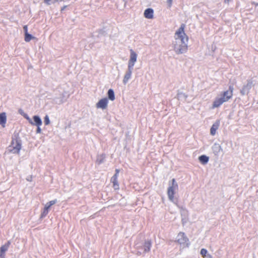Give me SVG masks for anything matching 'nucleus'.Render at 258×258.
<instances>
[{
    "label": "nucleus",
    "instance_id": "cd10ccee",
    "mask_svg": "<svg viewBox=\"0 0 258 258\" xmlns=\"http://www.w3.org/2000/svg\"><path fill=\"white\" fill-rule=\"evenodd\" d=\"M23 116L29 121L30 123H33L32 120L29 117V116L27 114L24 113Z\"/></svg>",
    "mask_w": 258,
    "mask_h": 258
},
{
    "label": "nucleus",
    "instance_id": "bb28decb",
    "mask_svg": "<svg viewBox=\"0 0 258 258\" xmlns=\"http://www.w3.org/2000/svg\"><path fill=\"white\" fill-rule=\"evenodd\" d=\"M104 158H105V156L103 155H102L101 156H100V157H99L97 158V161L99 164H100L103 162V161Z\"/></svg>",
    "mask_w": 258,
    "mask_h": 258
},
{
    "label": "nucleus",
    "instance_id": "473e14b6",
    "mask_svg": "<svg viewBox=\"0 0 258 258\" xmlns=\"http://www.w3.org/2000/svg\"><path fill=\"white\" fill-rule=\"evenodd\" d=\"M33 177L32 176H29L27 177L26 179L28 181H32Z\"/></svg>",
    "mask_w": 258,
    "mask_h": 258
},
{
    "label": "nucleus",
    "instance_id": "dca6fc26",
    "mask_svg": "<svg viewBox=\"0 0 258 258\" xmlns=\"http://www.w3.org/2000/svg\"><path fill=\"white\" fill-rule=\"evenodd\" d=\"M154 11L152 9L148 8L145 10L144 12V16L147 19H152L153 18Z\"/></svg>",
    "mask_w": 258,
    "mask_h": 258
},
{
    "label": "nucleus",
    "instance_id": "a211bd4d",
    "mask_svg": "<svg viewBox=\"0 0 258 258\" xmlns=\"http://www.w3.org/2000/svg\"><path fill=\"white\" fill-rule=\"evenodd\" d=\"M33 120H34L32 121L33 123H30L31 124L33 125H36V126L42 125V122L41 119L40 118V117L39 116L34 115L33 116Z\"/></svg>",
    "mask_w": 258,
    "mask_h": 258
},
{
    "label": "nucleus",
    "instance_id": "c9c22d12",
    "mask_svg": "<svg viewBox=\"0 0 258 258\" xmlns=\"http://www.w3.org/2000/svg\"><path fill=\"white\" fill-rule=\"evenodd\" d=\"M20 114H22V111L21 110L20 111Z\"/></svg>",
    "mask_w": 258,
    "mask_h": 258
},
{
    "label": "nucleus",
    "instance_id": "f704fd0d",
    "mask_svg": "<svg viewBox=\"0 0 258 258\" xmlns=\"http://www.w3.org/2000/svg\"><path fill=\"white\" fill-rule=\"evenodd\" d=\"M0 258H5V256H0Z\"/></svg>",
    "mask_w": 258,
    "mask_h": 258
},
{
    "label": "nucleus",
    "instance_id": "7c9ffc66",
    "mask_svg": "<svg viewBox=\"0 0 258 258\" xmlns=\"http://www.w3.org/2000/svg\"><path fill=\"white\" fill-rule=\"evenodd\" d=\"M40 126L41 125L37 126V130H36V133H37V134H39L41 132V128L40 127Z\"/></svg>",
    "mask_w": 258,
    "mask_h": 258
},
{
    "label": "nucleus",
    "instance_id": "f3484780",
    "mask_svg": "<svg viewBox=\"0 0 258 258\" xmlns=\"http://www.w3.org/2000/svg\"><path fill=\"white\" fill-rule=\"evenodd\" d=\"M64 100V95L63 93H60L59 96H57L54 98L55 102L58 104L62 103Z\"/></svg>",
    "mask_w": 258,
    "mask_h": 258
},
{
    "label": "nucleus",
    "instance_id": "4be33fe9",
    "mask_svg": "<svg viewBox=\"0 0 258 258\" xmlns=\"http://www.w3.org/2000/svg\"><path fill=\"white\" fill-rule=\"evenodd\" d=\"M199 159L200 162L203 164H206L209 161V157L206 156V155L200 156Z\"/></svg>",
    "mask_w": 258,
    "mask_h": 258
},
{
    "label": "nucleus",
    "instance_id": "ddd939ff",
    "mask_svg": "<svg viewBox=\"0 0 258 258\" xmlns=\"http://www.w3.org/2000/svg\"><path fill=\"white\" fill-rule=\"evenodd\" d=\"M220 125V120H216L212 125L210 129V134L212 136H214L216 133V131L218 129Z\"/></svg>",
    "mask_w": 258,
    "mask_h": 258
},
{
    "label": "nucleus",
    "instance_id": "b1692460",
    "mask_svg": "<svg viewBox=\"0 0 258 258\" xmlns=\"http://www.w3.org/2000/svg\"><path fill=\"white\" fill-rule=\"evenodd\" d=\"M186 97V95L182 92L178 93L177 96V97L179 100H185Z\"/></svg>",
    "mask_w": 258,
    "mask_h": 258
},
{
    "label": "nucleus",
    "instance_id": "2f4dec72",
    "mask_svg": "<svg viewBox=\"0 0 258 258\" xmlns=\"http://www.w3.org/2000/svg\"><path fill=\"white\" fill-rule=\"evenodd\" d=\"M24 30L25 31V34L28 33V28L27 25H25L23 27Z\"/></svg>",
    "mask_w": 258,
    "mask_h": 258
},
{
    "label": "nucleus",
    "instance_id": "a878e982",
    "mask_svg": "<svg viewBox=\"0 0 258 258\" xmlns=\"http://www.w3.org/2000/svg\"><path fill=\"white\" fill-rule=\"evenodd\" d=\"M207 252V250L205 248H202L201 250V254L203 257H205L206 256Z\"/></svg>",
    "mask_w": 258,
    "mask_h": 258
},
{
    "label": "nucleus",
    "instance_id": "7ed1b4c3",
    "mask_svg": "<svg viewBox=\"0 0 258 258\" xmlns=\"http://www.w3.org/2000/svg\"><path fill=\"white\" fill-rule=\"evenodd\" d=\"M254 86L253 82L252 80H248L245 84H244L240 91L241 95H247L248 94L250 90Z\"/></svg>",
    "mask_w": 258,
    "mask_h": 258
},
{
    "label": "nucleus",
    "instance_id": "423d86ee",
    "mask_svg": "<svg viewBox=\"0 0 258 258\" xmlns=\"http://www.w3.org/2000/svg\"><path fill=\"white\" fill-rule=\"evenodd\" d=\"M56 203V200H52L48 203H47L45 205V207L41 213V217H45L48 213V211L50 207L53 205H54Z\"/></svg>",
    "mask_w": 258,
    "mask_h": 258
},
{
    "label": "nucleus",
    "instance_id": "2eb2a0df",
    "mask_svg": "<svg viewBox=\"0 0 258 258\" xmlns=\"http://www.w3.org/2000/svg\"><path fill=\"white\" fill-rule=\"evenodd\" d=\"M212 149L213 153L215 155L218 156L219 155V153L220 152V151L222 150V147L220 145V144H219L218 143H215L213 145V146L212 147Z\"/></svg>",
    "mask_w": 258,
    "mask_h": 258
},
{
    "label": "nucleus",
    "instance_id": "e433bc0d",
    "mask_svg": "<svg viewBox=\"0 0 258 258\" xmlns=\"http://www.w3.org/2000/svg\"><path fill=\"white\" fill-rule=\"evenodd\" d=\"M20 114H22V111L21 110L20 111Z\"/></svg>",
    "mask_w": 258,
    "mask_h": 258
},
{
    "label": "nucleus",
    "instance_id": "c756f323",
    "mask_svg": "<svg viewBox=\"0 0 258 258\" xmlns=\"http://www.w3.org/2000/svg\"><path fill=\"white\" fill-rule=\"evenodd\" d=\"M53 0H44V3L47 4V5H50L51 4H53Z\"/></svg>",
    "mask_w": 258,
    "mask_h": 258
},
{
    "label": "nucleus",
    "instance_id": "6e6552de",
    "mask_svg": "<svg viewBox=\"0 0 258 258\" xmlns=\"http://www.w3.org/2000/svg\"><path fill=\"white\" fill-rule=\"evenodd\" d=\"M224 102H225V101L224 100V99L222 98L220 96H218L214 100L211 108L214 109L218 108Z\"/></svg>",
    "mask_w": 258,
    "mask_h": 258
},
{
    "label": "nucleus",
    "instance_id": "9b49d317",
    "mask_svg": "<svg viewBox=\"0 0 258 258\" xmlns=\"http://www.w3.org/2000/svg\"><path fill=\"white\" fill-rule=\"evenodd\" d=\"M133 69L128 68L127 71L126 72L124 76L123 77V79L122 80L123 83L124 84H126L128 80L131 79Z\"/></svg>",
    "mask_w": 258,
    "mask_h": 258
},
{
    "label": "nucleus",
    "instance_id": "20e7f679",
    "mask_svg": "<svg viewBox=\"0 0 258 258\" xmlns=\"http://www.w3.org/2000/svg\"><path fill=\"white\" fill-rule=\"evenodd\" d=\"M137 53L133 50H130V59L128 62V68H134V66L137 61Z\"/></svg>",
    "mask_w": 258,
    "mask_h": 258
},
{
    "label": "nucleus",
    "instance_id": "39448f33",
    "mask_svg": "<svg viewBox=\"0 0 258 258\" xmlns=\"http://www.w3.org/2000/svg\"><path fill=\"white\" fill-rule=\"evenodd\" d=\"M233 89V87L232 86H230L229 89L224 91L220 96L224 99V100H225V102H227L232 97Z\"/></svg>",
    "mask_w": 258,
    "mask_h": 258
},
{
    "label": "nucleus",
    "instance_id": "6ab92c4d",
    "mask_svg": "<svg viewBox=\"0 0 258 258\" xmlns=\"http://www.w3.org/2000/svg\"><path fill=\"white\" fill-rule=\"evenodd\" d=\"M152 246V243L150 240H148L145 242L143 245L144 251L145 252H149Z\"/></svg>",
    "mask_w": 258,
    "mask_h": 258
},
{
    "label": "nucleus",
    "instance_id": "1a4fd4ad",
    "mask_svg": "<svg viewBox=\"0 0 258 258\" xmlns=\"http://www.w3.org/2000/svg\"><path fill=\"white\" fill-rule=\"evenodd\" d=\"M108 103V99L106 98L101 99L96 104L97 108H100L103 110L106 109Z\"/></svg>",
    "mask_w": 258,
    "mask_h": 258
},
{
    "label": "nucleus",
    "instance_id": "412c9836",
    "mask_svg": "<svg viewBox=\"0 0 258 258\" xmlns=\"http://www.w3.org/2000/svg\"><path fill=\"white\" fill-rule=\"evenodd\" d=\"M108 99L111 101H113L115 99V95L114 91L112 89H110L108 91L107 93Z\"/></svg>",
    "mask_w": 258,
    "mask_h": 258
},
{
    "label": "nucleus",
    "instance_id": "393cba45",
    "mask_svg": "<svg viewBox=\"0 0 258 258\" xmlns=\"http://www.w3.org/2000/svg\"><path fill=\"white\" fill-rule=\"evenodd\" d=\"M44 122L45 125H48L50 123L49 116L47 115L45 116Z\"/></svg>",
    "mask_w": 258,
    "mask_h": 258
},
{
    "label": "nucleus",
    "instance_id": "aec40b11",
    "mask_svg": "<svg viewBox=\"0 0 258 258\" xmlns=\"http://www.w3.org/2000/svg\"><path fill=\"white\" fill-rule=\"evenodd\" d=\"M7 120L6 114L5 112H3L0 114V124L3 127H5V124Z\"/></svg>",
    "mask_w": 258,
    "mask_h": 258
},
{
    "label": "nucleus",
    "instance_id": "f03ea898",
    "mask_svg": "<svg viewBox=\"0 0 258 258\" xmlns=\"http://www.w3.org/2000/svg\"><path fill=\"white\" fill-rule=\"evenodd\" d=\"M21 149V142L18 139H13L11 145L9 147V151L13 154H18Z\"/></svg>",
    "mask_w": 258,
    "mask_h": 258
},
{
    "label": "nucleus",
    "instance_id": "0eeeda50",
    "mask_svg": "<svg viewBox=\"0 0 258 258\" xmlns=\"http://www.w3.org/2000/svg\"><path fill=\"white\" fill-rule=\"evenodd\" d=\"M177 188L178 185L177 183H176L174 179H172L171 182L169 183L167 194H174L177 191Z\"/></svg>",
    "mask_w": 258,
    "mask_h": 258
},
{
    "label": "nucleus",
    "instance_id": "72a5a7b5",
    "mask_svg": "<svg viewBox=\"0 0 258 258\" xmlns=\"http://www.w3.org/2000/svg\"><path fill=\"white\" fill-rule=\"evenodd\" d=\"M172 0H167V3L169 5V6L170 7L172 5Z\"/></svg>",
    "mask_w": 258,
    "mask_h": 258
},
{
    "label": "nucleus",
    "instance_id": "4c0bfd02",
    "mask_svg": "<svg viewBox=\"0 0 258 258\" xmlns=\"http://www.w3.org/2000/svg\"><path fill=\"white\" fill-rule=\"evenodd\" d=\"M64 9V8H63L61 9V10H63Z\"/></svg>",
    "mask_w": 258,
    "mask_h": 258
},
{
    "label": "nucleus",
    "instance_id": "5701e85b",
    "mask_svg": "<svg viewBox=\"0 0 258 258\" xmlns=\"http://www.w3.org/2000/svg\"><path fill=\"white\" fill-rule=\"evenodd\" d=\"M34 38V36L29 33L25 34V41L26 42H29L31 40Z\"/></svg>",
    "mask_w": 258,
    "mask_h": 258
},
{
    "label": "nucleus",
    "instance_id": "f8f14e48",
    "mask_svg": "<svg viewBox=\"0 0 258 258\" xmlns=\"http://www.w3.org/2000/svg\"><path fill=\"white\" fill-rule=\"evenodd\" d=\"M10 244L11 242L8 241L5 244L0 247V256H5V252L8 249Z\"/></svg>",
    "mask_w": 258,
    "mask_h": 258
},
{
    "label": "nucleus",
    "instance_id": "f257e3e1",
    "mask_svg": "<svg viewBox=\"0 0 258 258\" xmlns=\"http://www.w3.org/2000/svg\"><path fill=\"white\" fill-rule=\"evenodd\" d=\"M184 25H182L175 33V40L173 42L174 50L176 54H182L187 50L188 38L184 31Z\"/></svg>",
    "mask_w": 258,
    "mask_h": 258
},
{
    "label": "nucleus",
    "instance_id": "c85d7f7f",
    "mask_svg": "<svg viewBox=\"0 0 258 258\" xmlns=\"http://www.w3.org/2000/svg\"><path fill=\"white\" fill-rule=\"evenodd\" d=\"M174 195H168V197H169V199H170V200L175 203L176 202V201L174 200Z\"/></svg>",
    "mask_w": 258,
    "mask_h": 258
},
{
    "label": "nucleus",
    "instance_id": "9d476101",
    "mask_svg": "<svg viewBox=\"0 0 258 258\" xmlns=\"http://www.w3.org/2000/svg\"><path fill=\"white\" fill-rule=\"evenodd\" d=\"M119 172V169H116L115 170V174L111 178V182L112 183L113 187L114 188V189H115V190L118 189L119 188V185L118 184V182H117V180Z\"/></svg>",
    "mask_w": 258,
    "mask_h": 258
},
{
    "label": "nucleus",
    "instance_id": "4468645a",
    "mask_svg": "<svg viewBox=\"0 0 258 258\" xmlns=\"http://www.w3.org/2000/svg\"><path fill=\"white\" fill-rule=\"evenodd\" d=\"M177 241L180 244H183L188 241V238L183 232H180L178 235Z\"/></svg>",
    "mask_w": 258,
    "mask_h": 258
}]
</instances>
